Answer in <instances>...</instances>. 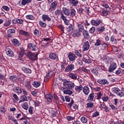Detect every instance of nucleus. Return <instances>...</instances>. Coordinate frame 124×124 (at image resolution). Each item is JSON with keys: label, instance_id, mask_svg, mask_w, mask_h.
I'll return each instance as SVG.
<instances>
[{"label": "nucleus", "instance_id": "1", "mask_svg": "<svg viewBox=\"0 0 124 124\" xmlns=\"http://www.w3.org/2000/svg\"><path fill=\"white\" fill-rule=\"evenodd\" d=\"M63 87L61 88V91L63 92L64 94H69V95H71L73 92L70 90L74 89L75 87V83L67 80V79H63Z\"/></svg>", "mask_w": 124, "mask_h": 124}, {"label": "nucleus", "instance_id": "2", "mask_svg": "<svg viewBox=\"0 0 124 124\" xmlns=\"http://www.w3.org/2000/svg\"><path fill=\"white\" fill-rule=\"evenodd\" d=\"M62 11L64 15L69 16L70 18H73V17L76 15V11L74 9L69 10L65 7H63Z\"/></svg>", "mask_w": 124, "mask_h": 124}, {"label": "nucleus", "instance_id": "3", "mask_svg": "<svg viewBox=\"0 0 124 124\" xmlns=\"http://www.w3.org/2000/svg\"><path fill=\"white\" fill-rule=\"evenodd\" d=\"M26 56L31 61H36L38 54L37 53H32L31 51H28L26 53Z\"/></svg>", "mask_w": 124, "mask_h": 124}, {"label": "nucleus", "instance_id": "4", "mask_svg": "<svg viewBox=\"0 0 124 124\" xmlns=\"http://www.w3.org/2000/svg\"><path fill=\"white\" fill-rule=\"evenodd\" d=\"M57 6H58V2L56 1L52 2L49 6V8L48 9V11L50 13L53 12V11H55L56 9H57Z\"/></svg>", "mask_w": 124, "mask_h": 124}, {"label": "nucleus", "instance_id": "5", "mask_svg": "<svg viewBox=\"0 0 124 124\" xmlns=\"http://www.w3.org/2000/svg\"><path fill=\"white\" fill-rule=\"evenodd\" d=\"M117 67L118 65L115 62L112 63L109 66L108 71L109 73H112V72H114V70L117 69Z\"/></svg>", "mask_w": 124, "mask_h": 124}, {"label": "nucleus", "instance_id": "6", "mask_svg": "<svg viewBox=\"0 0 124 124\" xmlns=\"http://www.w3.org/2000/svg\"><path fill=\"white\" fill-rule=\"evenodd\" d=\"M55 16H61V19L63 20V21L66 20V17L64 15H63V14L62 11H61V10L59 9L55 11Z\"/></svg>", "mask_w": 124, "mask_h": 124}, {"label": "nucleus", "instance_id": "7", "mask_svg": "<svg viewBox=\"0 0 124 124\" xmlns=\"http://www.w3.org/2000/svg\"><path fill=\"white\" fill-rule=\"evenodd\" d=\"M54 74V71L52 70H49L48 73L46 75L45 77L44 81L45 82H48L49 79L51 78Z\"/></svg>", "mask_w": 124, "mask_h": 124}, {"label": "nucleus", "instance_id": "8", "mask_svg": "<svg viewBox=\"0 0 124 124\" xmlns=\"http://www.w3.org/2000/svg\"><path fill=\"white\" fill-rule=\"evenodd\" d=\"M68 58L69 59V61L72 62H75V61H76V59H77L76 55L71 52H69L68 54Z\"/></svg>", "mask_w": 124, "mask_h": 124}, {"label": "nucleus", "instance_id": "9", "mask_svg": "<svg viewBox=\"0 0 124 124\" xmlns=\"http://www.w3.org/2000/svg\"><path fill=\"white\" fill-rule=\"evenodd\" d=\"M102 22V19H97L96 20L95 19H92L91 21V24L92 26H94L95 27H97L101 24Z\"/></svg>", "mask_w": 124, "mask_h": 124}, {"label": "nucleus", "instance_id": "10", "mask_svg": "<svg viewBox=\"0 0 124 124\" xmlns=\"http://www.w3.org/2000/svg\"><path fill=\"white\" fill-rule=\"evenodd\" d=\"M27 47L31 51H37L38 50V47L33 43H30L28 45Z\"/></svg>", "mask_w": 124, "mask_h": 124}, {"label": "nucleus", "instance_id": "11", "mask_svg": "<svg viewBox=\"0 0 124 124\" xmlns=\"http://www.w3.org/2000/svg\"><path fill=\"white\" fill-rule=\"evenodd\" d=\"M49 59L53 61H59V55L54 52L51 53L49 55Z\"/></svg>", "mask_w": 124, "mask_h": 124}, {"label": "nucleus", "instance_id": "12", "mask_svg": "<svg viewBox=\"0 0 124 124\" xmlns=\"http://www.w3.org/2000/svg\"><path fill=\"white\" fill-rule=\"evenodd\" d=\"M5 52L8 57H11V58L14 57V52L12 51V49H10L9 47H6Z\"/></svg>", "mask_w": 124, "mask_h": 124}, {"label": "nucleus", "instance_id": "13", "mask_svg": "<svg viewBox=\"0 0 124 124\" xmlns=\"http://www.w3.org/2000/svg\"><path fill=\"white\" fill-rule=\"evenodd\" d=\"M75 68V66L73 64H70L67 66L64 70L65 72H71Z\"/></svg>", "mask_w": 124, "mask_h": 124}, {"label": "nucleus", "instance_id": "14", "mask_svg": "<svg viewBox=\"0 0 124 124\" xmlns=\"http://www.w3.org/2000/svg\"><path fill=\"white\" fill-rule=\"evenodd\" d=\"M82 49V51L83 52L88 51V50L90 49V43L89 42V41H86L83 43Z\"/></svg>", "mask_w": 124, "mask_h": 124}, {"label": "nucleus", "instance_id": "15", "mask_svg": "<svg viewBox=\"0 0 124 124\" xmlns=\"http://www.w3.org/2000/svg\"><path fill=\"white\" fill-rule=\"evenodd\" d=\"M78 31L80 32H83V31L85 30V26L82 22H79L77 23Z\"/></svg>", "mask_w": 124, "mask_h": 124}, {"label": "nucleus", "instance_id": "16", "mask_svg": "<svg viewBox=\"0 0 124 124\" xmlns=\"http://www.w3.org/2000/svg\"><path fill=\"white\" fill-rule=\"evenodd\" d=\"M73 31H74V26L72 24H70L67 27H66V32L68 34L72 33Z\"/></svg>", "mask_w": 124, "mask_h": 124}, {"label": "nucleus", "instance_id": "17", "mask_svg": "<svg viewBox=\"0 0 124 124\" xmlns=\"http://www.w3.org/2000/svg\"><path fill=\"white\" fill-rule=\"evenodd\" d=\"M21 70L26 74H31V69L28 67L22 66L21 67Z\"/></svg>", "mask_w": 124, "mask_h": 124}, {"label": "nucleus", "instance_id": "18", "mask_svg": "<svg viewBox=\"0 0 124 124\" xmlns=\"http://www.w3.org/2000/svg\"><path fill=\"white\" fill-rule=\"evenodd\" d=\"M68 63L66 62V59H63V61L61 62V68L62 70H64L65 69V67L66 65H67Z\"/></svg>", "mask_w": 124, "mask_h": 124}, {"label": "nucleus", "instance_id": "19", "mask_svg": "<svg viewBox=\"0 0 124 124\" xmlns=\"http://www.w3.org/2000/svg\"><path fill=\"white\" fill-rule=\"evenodd\" d=\"M42 19L43 22H46V21H47V22H51L52 20L51 17H50L49 16L47 15H43L42 16Z\"/></svg>", "mask_w": 124, "mask_h": 124}, {"label": "nucleus", "instance_id": "20", "mask_svg": "<svg viewBox=\"0 0 124 124\" xmlns=\"http://www.w3.org/2000/svg\"><path fill=\"white\" fill-rule=\"evenodd\" d=\"M15 29H9L8 31H7V35H8V37H10V38H11V37H13V34L15 33Z\"/></svg>", "mask_w": 124, "mask_h": 124}, {"label": "nucleus", "instance_id": "21", "mask_svg": "<svg viewBox=\"0 0 124 124\" xmlns=\"http://www.w3.org/2000/svg\"><path fill=\"white\" fill-rule=\"evenodd\" d=\"M90 71L95 76H98V68L97 67H93L90 68Z\"/></svg>", "mask_w": 124, "mask_h": 124}, {"label": "nucleus", "instance_id": "22", "mask_svg": "<svg viewBox=\"0 0 124 124\" xmlns=\"http://www.w3.org/2000/svg\"><path fill=\"white\" fill-rule=\"evenodd\" d=\"M13 91L14 92V93H18V94H20L23 93V90L18 87H14L13 88Z\"/></svg>", "mask_w": 124, "mask_h": 124}, {"label": "nucleus", "instance_id": "23", "mask_svg": "<svg viewBox=\"0 0 124 124\" xmlns=\"http://www.w3.org/2000/svg\"><path fill=\"white\" fill-rule=\"evenodd\" d=\"M83 32V35L86 39H90L91 38V36H90V34L89 33V32L86 30H84L82 31Z\"/></svg>", "mask_w": 124, "mask_h": 124}, {"label": "nucleus", "instance_id": "24", "mask_svg": "<svg viewBox=\"0 0 124 124\" xmlns=\"http://www.w3.org/2000/svg\"><path fill=\"white\" fill-rule=\"evenodd\" d=\"M83 93H84V94H86V95H88L89 93H90V92L91 91L90 90V88L88 86H84L82 88Z\"/></svg>", "mask_w": 124, "mask_h": 124}, {"label": "nucleus", "instance_id": "25", "mask_svg": "<svg viewBox=\"0 0 124 124\" xmlns=\"http://www.w3.org/2000/svg\"><path fill=\"white\" fill-rule=\"evenodd\" d=\"M97 82L100 85H109V82L107 79H99L97 80Z\"/></svg>", "mask_w": 124, "mask_h": 124}, {"label": "nucleus", "instance_id": "26", "mask_svg": "<svg viewBox=\"0 0 124 124\" xmlns=\"http://www.w3.org/2000/svg\"><path fill=\"white\" fill-rule=\"evenodd\" d=\"M69 77L71 78L72 80H77V74L73 73H69Z\"/></svg>", "mask_w": 124, "mask_h": 124}, {"label": "nucleus", "instance_id": "27", "mask_svg": "<svg viewBox=\"0 0 124 124\" xmlns=\"http://www.w3.org/2000/svg\"><path fill=\"white\" fill-rule=\"evenodd\" d=\"M12 43L14 46L16 47H18V46H20V45H21V44H20V41H19V40H18L17 39H13L12 40Z\"/></svg>", "mask_w": 124, "mask_h": 124}, {"label": "nucleus", "instance_id": "28", "mask_svg": "<svg viewBox=\"0 0 124 124\" xmlns=\"http://www.w3.org/2000/svg\"><path fill=\"white\" fill-rule=\"evenodd\" d=\"M19 33L21 34V35H24V36H26V37H29V36H30V33H29V32L24 30H20Z\"/></svg>", "mask_w": 124, "mask_h": 124}, {"label": "nucleus", "instance_id": "29", "mask_svg": "<svg viewBox=\"0 0 124 124\" xmlns=\"http://www.w3.org/2000/svg\"><path fill=\"white\" fill-rule=\"evenodd\" d=\"M94 99V93H91L87 98L88 100L91 102H93V101Z\"/></svg>", "mask_w": 124, "mask_h": 124}, {"label": "nucleus", "instance_id": "30", "mask_svg": "<svg viewBox=\"0 0 124 124\" xmlns=\"http://www.w3.org/2000/svg\"><path fill=\"white\" fill-rule=\"evenodd\" d=\"M81 35V32L78 30H76L72 35L73 37H79Z\"/></svg>", "mask_w": 124, "mask_h": 124}, {"label": "nucleus", "instance_id": "31", "mask_svg": "<svg viewBox=\"0 0 124 124\" xmlns=\"http://www.w3.org/2000/svg\"><path fill=\"white\" fill-rule=\"evenodd\" d=\"M40 85H41V82L39 81H34L32 83V85L34 88H38L39 87H40Z\"/></svg>", "mask_w": 124, "mask_h": 124}, {"label": "nucleus", "instance_id": "32", "mask_svg": "<svg viewBox=\"0 0 124 124\" xmlns=\"http://www.w3.org/2000/svg\"><path fill=\"white\" fill-rule=\"evenodd\" d=\"M20 101L19 102V103L21 102H24V101H28V98L27 96L25 95H22L20 97Z\"/></svg>", "mask_w": 124, "mask_h": 124}, {"label": "nucleus", "instance_id": "33", "mask_svg": "<svg viewBox=\"0 0 124 124\" xmlns=\"http://www.w3.org/2000/svg\"><path fill=\"white\" fill-rule=\"evenodd\" d=\"M46 98L47 99L48 102H51L52 99H53V95L51 94H46L45 95Z\"/></svg>", "mask_w": 124, "mask_h": 124}, {"label": "nucleus", "instance_id": "34", "mask_svg": "<svg viewBox=\"0 0 124 124\" xmlns=\"http://www.w3.org/2000/svg\"><path fill=\"white\" fill-rule=\"evenodd\" d=\"M83 62H84L85 63H87L88 64H90L93 62L92 61V60H90L89 59H87L86 57H83L82 58Z\"/></svg>", "mask_w": 124, "mask_h": 124}, {"label": "nucleus", "instance_id": "35", "mask_svg": "<svg viewBox=\"0 0 124 124\" xmlns=\"http://www.w3.org/2000/svg\"><path fill=\"white\" fill-rule=\"evenodd\" d=\"M31 0H22L21 5H22L23 6H25V5H26V4H29V3L31 2Z\"/></svg>", "mask_w": 124, "mask_h": 124}, {"label": "nucleus", "instance_id": "36", "mask_svg": "<svg viewBox=\"0 0 124 124\" xmlns=\"http://www.w3.org/2000/svg\"><path fill=\"white\" fill-rule=\"evenodd\" d=\"M69 1L73 4V6H77V5L79 3L78 0H69Z\"/></svg>", "mask_w": 124, "mask_h": 124}, {"label": "nucleus", "instance_id": "37", "mask_svg": "<svg viewBox=\"0 0 124 124\" xmlns=\"http://www.w3.org/2000/svg\"><path fill=\"white\" fill-rule=\"evenodd\" d=\"M82 90H83V86L82 85H79V86H76L75 87V90L77 93H80Z\"/></svg>", "mask_w": 124, "mask_h": 124}, {"label": "nucleus", "instance_id": "38", "mask_svg": "<svg viewBox=\"0 0 124 124\" xmlns=\"http://www.w3.org/2000/svg\"><path fill=\"white\" fill-rule=\"evenodd\" d=\"M50 115L51 118H55L57 116V111L54 110H52L50 112Z\"/></svg>", "mask_w": 124, "mask_h": 124}, {"label": "nucleus", "instance_id": "39", "mask_svg": "<svg viewBox=\"0 0 124 124\" xmlns=\"http://www.w3.org/2000/svg\"><path fill=\"white\" fill-rule=\"evenodd\" d=\"M22 107L25 110H28L29 109V104L27 102H24L22 104Z\"/></svg>", "mask_w": 124, "mask_h": 124}, {"label": "nucleus", "instance_id": "40", "mask_svg": "<svg viewBox=\"0 0 124 124\" xmlns=\"http://www.w3.org/2000/svg\"><path fill=\"white\" fill-rule=\"evenodd\" d=\"M24 54L25 53L19 52L18 60H19L20 61H22V62H24V59H23L22 58L23 57H24Z\"/></svg>", "mask_w": 124, "mask_h": 124}, {"label": "nucleus", "instance_id": "41", "mask_svg": "<svg viewBox=\"0 0 124 124\" xmlns=\"http://www.w3.org/2000/svg\"><path fill=\"white\" fill-rule=\"evenodd\" d=\"M96 30L97 31H98L100 33L103 32V31H105V27L104 26H102L97 28Z\"/></svg>", "mask_w": 124, "mask_h": 124}, {"label": "nucleus", "instance_id": "42", "mask_svg": "<svg viewBox=\"0 0 124 124\" xmlns=\"http://www.w3.org/2000/svg\"><path fill=\"white\" fill-rule=\"evenodd\" d=\"M74 53H75V56H77L79 58H82V54L80 53V52H79V50L77 49H75Z\"/></svg>", "mask_w": 124, "mask_h": 124}, {"label": "nucleus", "instance_id": "43", "mask_svg": "<svg viewBox=\"0 0 124 124\" xmlns=\"http://www.w3.org/2000/svg\"><path fill=\"white\" fill-rule=\"evenodd\" d=\"M26 87L28 90H31V81H27L26 82Z\"/></svg>", "mask_w": 124, "mask_h": 124}, {"label": "nucleus", "instance_id": "44", "mask_svg": "<svg viewBox=\"0 0 124 124\" xmlns=\"http://www.w3.org/2000/svg\"><path fill=\"white\" fill-rule=\"evenodd\" d=\"M39 24L42 28H46V27H47V24L45 22H43V21H39Z\"/></svg>", "mask_w": 124, "mask_h": 124}, {"label": "nucleus", "instance_id": "45", "mask_svg": "<svg viewBox=\"0 0 124 124\" xmlns=\"http://www.w3.org/2000/svg\"><path fill=\"white\" fill-rule=\"evenodd\" d=\"M80 121L82 124H87V122H88V119L87 118L83 116L80 118Z\"/></svg>", "mask_w": 124, "mask_h": 124}, {"label": "nucleus", "instance_id": "46", "mask_svg": "<svg viewBox=\"0 0 124 124\" xmlns=\"http://www.w3.org/2000/svg\"><path fill=\"white\" fill-rule=\"evenodd\" d=\"M86 108H93V103L90 102L86 104Z\"/></svg>", "mask_w": 124, "mask_h": 124}, {"label": "nucleus", "instance_id": "47", "mask_svg": "<svg viewBox=\"0 0 124 124\" xmlns=\"http://www.w3.org/2000/svg\"><path fill=\"white\" fill-rule=\"evenodd\" d=\"M9 79L10 81H12L13 82H15L16 80H17V77L16 76H11L9 77Z\"/></svg>", "mask_w": 124, "mask_h": 124}, {"label": "nucleus", "instance_id": "48", "mask_svg": "<svg viewBox=\"0 0 124 124\" xmlns=\"http://www.w3.org/2000/svg\"><path fill=\"white\" fill-rule=\"evenodd\" d=\"M26 18L28 19V20H34V16L31 15L26 16Z\"/></svg>", "mask_w": 124, "mask_h": 124}, {"label": "nucleus", "instance_id": "49", "mask_svg": "<svg viewBox=\"0 0 124 124\" xmlns=\"http://www.w3.org/2000/svg\"><path fill=\"white\" fill-rule=\"evenodd\" d=\"M0 112H1V113L2 114H4V113L6 112V109H5V108L3 107V106H0Z\"/></svg>", "mask_w": 124, "mask_h": 124}, {"label": "nucleus", "instance_id": "50", "mask_svg": "<svg viewBox=\"0 0 124 124\" xmlns=\"http://www.w3.org/2000/svg\"><path fill=\"white\" fill-rule=\"evenodd\" d=\"M113 92L114 93H116V94H118L119 93V92H120V90L119 89V88H113L112 89Z\"/></svg>", "mask_w": 124, "mask_h": 124}, {"label": "nucleus", "instance_id": "51", "mask_svg": "<svg viewBox=\"0 0 124 124\" xmlns=\"http://www.w3.org/2000/svg\"><path fill=\"white\" fill-rule=\"evenodd\" d=\"M101 45V41L100 39H97L96 43L94 44V46H100Z\"/></svg>", "mask_w": 124, "mask_h": 124}, {"label": "nucleus", "instance_id": "52", "mask_svg": "<svg viewBox=\"0 0 124 124\" xmlns=\"http://www.w3.org/2000/svg\"><path fill=\"white\" fill-rule=\"evenodd\" d=\"M10 24H11V20L8 19L7 21L4 24V27H9L10 26Z\"/></svg>", "mask_w": 124, "mask_h": 124}, {"label": "nucleus", "instance_id": "53", "mask_svg": "<svg viewBox=\"0 0 124 124\" xmlns=\"http://www.w3.org/2000/svg\"><path fill=\"white\" fill-rule=\"evenodd\" d=\"M89 33H94V32L95 31V27H92L90 29L89 31Z\"/></svg>", "mask_w": 124, "mask_h": 124}, {"label": "nucleus", "instance_id": "54", "mask_svg": "<svg viewBox=\"0 0 124 124\" xmlns=\"http://www.w3.org/2000/svg\"><path fill=\"white\" fill-rule=\"evenodd\" d=\"M8 120L11 121L13 123L14 122L16 119H15V118L14 116H12L11 115H9L8 117Z\"/></svg>", "mask_w": 124, "mask_h": 124}, {"label": "nucleus", "instance_id": "55", "mask_svg": "<svg viewBox=\"0 0 124 124\" xmlns=\"http://www.w3.org/2000/svg\"><path fill=\"white\" fill-rule=\"evenodd\" d=\"M66 119L68 122H70V121H73V120H75V117H72L71 116H68L66 117Z\"/></svg>", "mask_w": 124, "mask_h": 124}, {"label": "nucleus", "instance_id": "56", "mask_svg": "<svg viewBox=\"0 0 124 124\" xmlns=\"http://www.w3.org/2000/svg\"><path fill=\"white\" fill-rule=\"evenodd\" d=\"M34 104L35 107H38L40 105V102L39 101H38L37 100L34 101Z\"/></svg>", "mask_w": 124, "mask_h": 124}, {"label": "nucleus", "instance_id": "57", "mask_svg": "<svg viewBox=\"0 0 124 124\" xmlns=\"http://www.w3.org/2000/svg\"><path fill=\"white\" fill-rule=\"evenodd\" d=\"M33 33L35 36H39V31L37 29H35L33 31Z\"/></svg>", "mask_w": 124, "mask_h": 124}, {"label": "nucleus", "instance_id": "58", "mask_svg": "<svg viewBox=\"0 0 124 124\" xmlns=\"http://www.w3.org/2000/svg\"><path fill=\"white\" fill-rule=\"evenodd\" d=\"M99 116V112L98 111H95V112L93 113L92 115L93 118H96V117Z\"/></svg>", "mask_w": 124, "mask_h": 124}, {"label": "nucleus", "instance_id": "59", "mask_svg": "<svg viewBox=\"0 0 124 124\" xmlns=\"http://www.w3.org/2000/svg\"><path fill=\"white\" fill-rule=\"evenodd\" d=\"M77 62L78 65H83V61H82V60H81L80 59H78L77 60Z\"/></svg>", "mask_w": 124, "mask_h": 124}, {"label": "nucleus", "instance_id": "60", "mask_svg": "<svg viewBox=\"0 0 124 124\" xmlns=\"http://www.w3.org/2000/svg\"><path fill=\"white\" fill-rule=\"evenodd\" d=\"M33 107L32 106H30L29 107V113H30V114L31 115H32V114H33Z\"/></svg>", "mask_w": 124, "mask_h": 124}, {"label": "nucleus", "instance_id": "61", "mask_svg": "<svg viewBox=\"0 0 124 124\" xmlns=\"http://www.w3.org/2000/svg\"><path fill=\"white\" fill-rule=\"evenodd\" d=\"M102 95H103V94H102L101 93V92H99L98 93V94L97 95L96 99H97L98 100L101 99V97L102 96Z\"/></svg>", "mask_w": 124, "mask_h": 124}, {"label": "nucleus", "instance_id": "62", "mask_svg": "<svg viewBox=\"0 0 124 124\" xmlns=\"http://www.w3.org/2000/svg\"><path fill=\"white\" fill-rule=\"evenodd\" d=\"M122 69L121 68H119L117 70L115 71V74L116 75H120L121 73H122Z\"/></svg>", "mask_w": 124, "mask_h": 124}, {"label": "nucleus", "instance_id": "63", "mask_svg": "<svg viewBox=\"0 0 124 124\" xmlns=\"http://www.w3.org/2000/svg\"><path fill=\"white\" fill-rule=\"evenodd\" d=\"M13 97L16 101H19V97H18V95H17V94H16V93L13 94Z\"/></svg>", "mask_w": 124, "mask_h": 124}, {"label": "nucleus", "instance_id": "64", "mask_svg": "<svg viewBox=\"0 0 124 124\" xmlns=\"http://www.w3.org/2000/svg\"><path fill=\"white\" fill-rule=\"evenodd\" d=\"M2 8L4 9V10H5L6 11H8L9 10V7L7 6H3L2 7Z\"/></svg>", "mask_w": 124, "mask_h": 124}]
</instances>
